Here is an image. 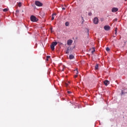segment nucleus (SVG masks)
<instances>
[{
    "label": "nucleus",
    "mask_w": 127,
    "mask_h": 127,
    "mask_svg": "<svg viewBox=\"0 0 127 127\" xmlns=\"http://www.w3.org/2000/svg\"><path fill=\"white\" fill-rule=\"evenodd\" d=\"M93 22L95 24H98V23H99V19L97 17L94 18Z\"/></svg>",
    "instance_id": "nucleus-4"
},
{
    "label": "nucleus",
    "mask_w": 127,
    "mask_h": 127,
    "mask_svg": "<svg viewBox=\"0 0 127 127\" xmlns=\"http://www.w3.org/2000/svg\"><path fill=\"white\" fill-rule=\"evenodd\" d=\"M88 15H89V16L92 15V13L89 12V13H88Z\"/></svg>",
    "instance_id": "nucleus-19"
},
{
    "label": "nucleus",
    "mask_w": 127,
    "mask_h": 127,
    "mask_svg": "<svg viewBox=\"0 0 127 127\" xmlns=\"http://www.w3.org/2000/svg\"><path fill=\"white\" fill-rule=\"evenodd\" d=\"M69 59H70V60L72 59H74V56L72 55H69Z\"/></svg>",
    "instance_id": "nucleus-9"
},
{
    "label": "nucleus",
    "mask_w": 127,
    "mask_h": 127,
    "mask_svg": "<svg viewBox=\"0 0 127 127\" xmlns=\"http://www.w3.org/2000/svg\"><path fill=\"white\" fill-rule=\"evenodd\" d=\"M57 45V42H53L52 43V45H51V48L52 50H54L55 49V46Z\"/></svg>",
    "instance_id": "nucleus-2"
},
{
    "label": "nucleus",
    "mask_w": 127,
    "mask_h": 127,
    "mask_svg": "<svg viewBox=\"0 0 127 127\" xmlns=\"http://www.w3.org/2000/svg\"><path fill=\"white\" fill-rule=\"evenodd\" d=\"M117 30H118V28H116V29H115V34H117Z\"/></svg>",
    "instance_id": "nucleus-18"
},
{
    "label": "nucleus",
    "mask_w": 127,
    "mask_h": 127,
    "mask_svg": "<svg viewBox=\"0 0 127 127\" xmlns=\"http://www.w3.org/2000/svg\"><path fill=\"white\" fill-rule=\"evenodd\" d=\"M47 61H48V59H47Z\"/></svg>",
    "instance_id": "nucleus-31"
},
{
    "label": "nucleus",
    "mask_w": 127,
    "mask_h": 127,
    "mask_svg": "<svg viewBox=\"0 0 127 127\" xmlns=\"http://www.w3.org/2000/svg\"><path fill=\"white\" fill-rule=\"evenodd\" d=\"M122 94L124 95V91H123V90L122 91Z\"/></svg>",
    "instance_id": "nucleus-27"
},
{
    "label": "nucleus",
    "mask_w": 127,
    "mask_h": 127,
    "mask_svg": "<svg viewBox=\"0 0 127 127\" xmlns=\"http://www.w3.org/2000/svg\"><path fill=\"white\" fill-rule=\"evenodd\" d=\"M65 54H69V48L65 51Z\"/></svg>",
    "instance_id": "nucleus-11"
},
{
    "label": "nucleus",
    "mask_w": 127,
    "mask_h": 127,
    "mask_svg": "<svg viewBox=\"0 0 127 127\" xmlns=\"http://www.w3.org/2000/svg\"><path fill=\"white\" fill-rule=\"evenodd\" d=\"M114 20H115V21H117V20H118V18H115V19H114Z\"/></svg>",
    "instance_id": "nucleus-26"
},
{
    "label": "nucleus",
    "mask_w": 127,
    "mask_h": 127,
    "mask_svg": "<svg viewBox=\"0 0 127 127\" xmlns=\"http://www.w3.org/2000/svg\"><path fill=\"white\" fill-rule=\"evenodd\" d=\"M65 26H69V22H65Z\"/></svg>",
    "instance_id": "nucleus-15"
},
{
    "label": "nucleus",
    "mask_w": 127,
    "mask_h": 127,
    "mask_svg": "<svg viewBox=\"0 0 127 127\" xmlns=\"http://www.w3.org/2000/svg\"><path fill=\"white\" fill-rule=\"evenodd\" d=\"M67 93L69 94L72 93L71 91H67Z\"/></svg>",
    "instance_id": "nucleus-21"
},
{
    "label": "nucleus",
    "mask_w": 127,
    "mask_h": 127,
    "mask_svg": "<svg viewBox=\"0 0 127 127\" xmlns=\"http://www.w3.org/2000/svg\"><path fill=\"white\" fill-rule=\"evenodd\" d=\"M104 29L105 30H106L107 31H109L110 29H111V27L109 25H106L104 26Z\"/></svg>",
    "instance_id": "nucleus-5"
},
{
    "label": "nucleus",
    "mask_w": 127,
    "mask_h": 127,
    "mask_svg": "<svg viewBox=\"0 0 127 127\" xmlns=\"http://www.w3.org/2000/svg\"><path fill=\"white\" fill-rule=\"evenodd\" d=\"M127 0H125V1H126Z\"/></svg>",
    "instance_id": "nucleus-32"
},
{
    "label": "nucleus",
    "mask_w": 127,
    "mask_h": 127,
    "mask_svg": "<svg viewBox=\"0 0 127 127\" xmlns=\"http://www.w3.org/2000/svg\"><path fill=\"white\" fill-rule=\"evenodd\" d=\"M51 32H52V30H51Z\"/></svg>",
    "instance_id": "nucleus-33"
},
{
    "label": "nucleus",
    "mask_w": 127,
    "mask_h": 127,
    "mask_svg": "<svg viewBox=\"0 0 127 127\" xmlns=\"http://www.w3.org/2000/svg\"><path fill=\"white\" fill-rule=\"evenodd\" d=\"M62 71H64V68H63V69L62 70Z\"/></svg>",
    "instance_id": "nucleus-30"
},
{
    "label": "nucleus",
    "mask_w": 127,
    "mask_h": 127,
    "mask_svg": "<svg viewBox=\"0 0 127 127\" xmlns=\"http://www.w3.org/2000/svg\"><path fill=\"white\" fill-rule=\"evenodd\" d=\"M72 43H73V41L72 40H67V45L70 46L72 44Z\"/></svg>",
    "instance_id": "nucleus-6"
},
{
    "label": "nucleus",
    "mask_w": 127,
    "mask_h": 127,
    "mask_svg": "<svg viewBox=\"0 0 127 127\" xmlns=\"http://www.w3.org/2000/svg\"><path fill=\"white\" fill-rule=\"evenodd\" d=\"M98 68H99V64H97V65H96L95 66V70H98Z\"/></svg>",
    "instance_id": "nucleus-12"
},
{
    "label": "nucleus",
    "mask_w": 127,
    "mask_h": 127,
    "mask_svg": "<svg viewBox=\"0 0 127 127\" xmlns=\"http://www.w3.org/2000/svg\"><path fill=\"white\" fill-rule=\"evenodd\" d=\"M30 20L31 21H33V22H36V21L38 20V19H37V18L35 16L32 15L30 17Z\"/></svg>",
    "instance_id": "nucleus-1"
},
{
    "label": "nucleus",
    "mask_w": 127,
    "mask_h": 127,
    "mask_svg": "<svg viewBox=\"0 0 127 127\" xmlns=\"http://www.w3.org/2000/svg\"><path fill=\"white\" fill-rule=\"evenodd\" d=\"M16 12H19V10H16Z\"/></svg>",
    "instance_id": "nucleus-24"
},
{
    "label": "nucleus",
    "mask_w": 127,
    "mask_h": 127,
    "mask_svg": "<svg viewBox=\"0 0 127 127\" xmlns=\"http://www.w3.org/2000/svg\"><path fill=\"white\" fill-rule=\"evenodd\" d=\"M119 10V9L118 8L114 7L112 9V12H117Z\"/></svg>",
    "instance_id": "nucleus-7"
},
{
    "label": "nucleus",
    "mask_w": 127,
    "mask_h": 127,
    "mask_svg": "<svg viewBox=\"0 0 127 127\" xmlns=\"http://www.w3.org/2000/svg\"><path fill=\"white\" fill-rule=\"evenodd\" d=\"M36 5H37V6H42L43 4L42 3L40 2L39 1H36L35 2Z\"/></svg>",
    "instance_id": "nucleus-3"
},
{
    "label": "nucleus",
    "mask_w": 127,
    "mask_h": 127,
    "mask_svg": "<svg viewBox=\"0 0 127 127\" xmlns=\"http://www.w3.org/2000/svg\"><path fill=\"white\" fill-rule=\"evenodd\" d=\"M62 9H63L64 10H65V8L64 7H63Z\"/></svg>",
    "instance_id": "nucleus-29"
},
{
    "label": "nucleus",
    "mask_w": 127,
    "mask_h": 127,
    "mask_svg": "<svg viewBox=\"0 0 127 127\" xmlns=\"http://www.w3.org/2000/svg\"><path fill=\"white\" fill-rule=\"evenodd\" d=\"M49 58H50V56H47V59H48Z\"/></svg>",
    "instance_id": "nucleus-20"
},
{
    "label": "nucleus",
    "mask_w": 127,
    "mask_h": 127,
    "mask_svg": "<svg viewBox=\"0 0 127 127\" xmlns=\"http://www.w3.org/2000/svg\"><path fill=\"white\" fill-rule=\"evenodd\" d=\"M56 13H54L52 14V20H54V16H56Z\"/></svg>",
    "instance_id": "nucleus-10"
},
{
    "label": "nucleus",
    "mask_w": 127,
    "mask_h": 127,
    "mask_svg": "<svg viewBox=\"0 0 127 127\" xmlns=\"http://www.w3.org/2000/svg\"><path fill=\"white\" fill-rule=\"evenodd\" d=\"M50 29L51 30H52V29H53V27H51V28H50Z\"/></svg>",
    "instance_id": "nucleus-28"
},
{
    "label": "nucleus",
    "mask_w": 127,
    "mask_h": 127,
    "mask_svg": "<svg viewBox=\"0 0 127 127\" xmlns=\"http://www.w3.org/2000/svg\"><path fill=\"white\" fill-rule=\"evenodd\" d=\"M65 86L67 87L68 86V83H65Z\"/></svg>",
    "instance_id": "nucleus-25"
},
{
    "label": "nucleus",
    "mask_w": 127,
    "mask_h": 127,
    "mask_svg": "<svg viewBox=\"0 0 127 127\" xmlns=\"http://www.w3.org/2000/svg\"><path fill=\"white\" fill-rule=\"evenodd\" d=\"M18 7H20V6H21V2H19L18 4Z\"/></svg>",
    "instance_id": "nucleus-16"
},
{
    "label": "nucleus",
    "mask_w": 127,
    "mask_h": 127,
    "mask_svg": "<svg viewBox=\"0 0 127 127\" xmlns=\"http://www.w3.org/2000/svg\"><path fill=\"white\" fill-rule=\"evenodd\" d=\"M74 71H75V74H76V75H78L79 72L78 71V70L75 69L74 70Z\"/></svg>",
    "instance_id": "nucleus-14"
},
{
    "label": "nucleus",
    "mask_w": 127,
    "mask_h": 127,
    "mask_svg": "<svg viewBox=\"0 0 127 127\" xmlns=\"http://www.w3.org/2000/svg\"><path fill=\"white\" fill-rule=\"evenodd\" d=\"M3 11H4V12H6V11H8V8H4L3 9Z\"/></svg>",
    "instance_id": "nucleus-13"
},
{
    "label": "nucleus",
    "mask_w": 127,
    "mask_h": 127,
    "mask_svg": "<svg viewBox=\"0 0 127 127\" xmlns=\"http://www.w3.org/2000/svg\"><path fill=\"white\" fill-rule=\"evenodd\" d=\"M94 52H95V50H93V51H92V53L93 54Z\"/></svg>",
    "instance_id": "nucleus-23"
},
{
    "label": "nucleus",
    "mask_w": 127,
    "mask_h": 127,
    "mask_svg": "<svg viewBox=\"0 0 127 127\" xmlns=\"http://www.w3.org/2000/svg\"><path fill=\"white\" fill-rule=\"evenodd\" d=\"M104 84L105 85V86H108L109 84H110V81H108V80H106L104 81Z\"/></svg>",
    "instance_id": "nucleus-8"
},
{
    "label": "nucleus",
    "mask_w": 127,
    "mask_h": 127,
    "mask_svg": "<svg viewBox=\"0 0 127 127\" xmlns=\"http://www.w3.org/2000/svg\"><path fill=\"white\" fill-rule=\"evenodd\" d=\"M106 50V51H108V52L110 51V48L107 47Z\"/></svg>",
    "instance_id": "nucleus-17"
},
{
    "label": "nucleus",
    "mask_w": 127,
    "mask_h": 127,
    "mask_svg": "<svg viewBox=\"0 0 127 127\" xmlns=\"http://www.w3.org/2000/svg\"><path fill=\"white\" fill-rule=\"evenodd\" d=\"M77 77H78V75L77 74L74 75V78H77Z\"/></svg>",
    "instance_id": "nucleus-22"
}]
</instances>
